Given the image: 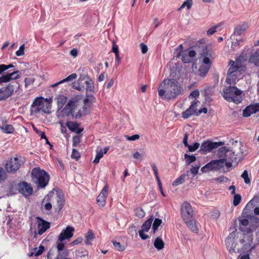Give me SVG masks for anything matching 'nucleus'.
<instances>
[{"mask_svg": "<svg viewBox=\"0 0 259 259\" xmlns=\"http://www.w3.org/2000/svg\"><path fill=\"white\" fill-rule=\"evenodd\" d=\"M182 87L176 79H164L160 84L158 92L159 96L164 99H175L181 94Z\"/></svg>", "mask_w": 259, "mask_h": 259, "instance_id": "1", "label": "nucleus"}, {"mask_svg": "<svg viewBox=\"0 0 259 259\" xmlns=\"http://www.w3.org/2000/svg\"><path fill=\"white\" fill-rule=\"evenodd\" d=\"M20 77L19 71L7 73L0 77V85L3 83L9 82L0 88V101H5L13 95L16 86L18 85L19 83L11 80L17 79Z\"/></svg>", "mask_w": 259, "mask_h": 259, "instance_id": "2", "label": "nucleus"}, {"mask_svg": "<svg viewBox=\"0 0 259 259\" xmlns=\"http://www.w3.org/2000/svg\"><path fill=\"white\" fill-rule=\"evenodd\" d=\"M214 59L213 51L206 47H202L200 50L198 60L202 63L198 70V74L204 77L208 72Z\"/></svg>", "mask_w": 259, "mask_h": 259, "instance_id": "3", "label": "nucleus"}, {"mask_svg": "<svg viewBox=\"0 0 259 259\" xmlns=\"http://www.w3.org/2000/svg\"><path fill=\"white\" fill-rule=\"evenodd\" d=\"M81 100V96L76 95L72 97L66 104L65 107L57 110V115L59 117H67L76 114L75 109L79 105Z\"/></svg>", "mask_w": 259, "mask_h": 259, "instance_id": "4", "label": "nucleus"}, {"mask_svg": "<svg viewBox=\"0 0 259 259\" xmlns=\"http://www.w3.org/2000/svg\"><path fill=\"white\" fill-rule=\"evenodd\" d=\"M32 182L35 184L37 188H45L50 181V175L45 170L40 167H34L31 173Z\"/></svg>", "mask_w": 259, "mask_h": 259, "instance_id": "5", "label": "nucleus"}, {"mask_svg": "<svg viewBox=\"0 0 259 259\" xmlns=\"http://www.w3.org/2000/svg\"><path fill=\"white\" fill-rule=\"evenodd\" d=\"M219 154L220 156L224 155V157L222 158L224 160V165L228 167L232 166V163L234 162L237 163L242 158V154L239 153H235L232 150H227L225 147H221L218 151Z\"/></svg>", "mask_w": 259, "mask_h": 259, "instance_id": "6", "label": "nucleus"}, {"mask_svg": "<svg viewBox=\"0 0 259 259\" xmlns=\"http://www.w3.org/2000/svg\"><path fill=\"white\" fill-rule=\"evenodd\" d=\"M42 97H36L33 100L30 108L31 113H38L40 111L44 113H50V105L45 104V101H47Z\"/></svg>", "mask_w": 259, "mask_h": 259, "instance_id": "7", "label": "nucleus"}, {"mask_svg": "<svg viewBox=\"0 0 259 259\" xmlns=\"http://www.w3.org/2000/svg\"><path fill=\"white\" fill-rule=\"evenodd\" d=\"M242 92L234 86H230L227 88L223 93V97L228 102H233L238 104L241 102V98L240 95Z\"/></svg>", "mask_w": 259, "mask_h": 259, "instance_id": "8", "label": "nucleus"}, {"mask_svg": "<svg viewBox=\"0 0 259 259\" xmlns=\"http://www.w3.org/2000/svg\"><path fill=\"white\" fill-rule=\"evenodd\" d=\"M47 199V201L53 202L56 200L57 202V206H55V211L60 212L63 208L65 204V199L64 195L61 193H54V192H50L47 196L45 197L44 199L41 202V205L45 203V199Z\"/></svg>", "mask_w": 259, "mask_h": 259, "instance_id": "9", "label": "nucleus"}, {"mask_svg": "<svg viewBox=\"0 0 259 259\" xmlns=\"http://www.w3.org/2000/svg\"><path fill=\"white\" fill-rule=\"evenodd\" d=\"M177 50L179 51V53L177 57L179 58L181 56L182 61L184 63H190L196 55V53L194 50L189 49L183 50V46L182 45H179Z\"/></svg>", "mask_w": 259, "mask_h": 259, "instance_id": "10", "label": "nucleus"}, {"mask_svg": "<svg viewBox=\"0 0 259 259\" xmlns=\"http://www.w3.org/2000/svg\"><path fill=\"white\" fill-rule=\"evenodd\" d=\"M253 229L250 228L245 233L240 232L241 235L239 237V242L241 244L242 248L247 249L251 246L253 241Z\"/></svg>", "mask_w": 259, "mask_h": 259, "instance_id": "11", "label": "nucleus"}, {"mask_svg": "<svg viewBox=\"0 0 259 259\" xmlns=\"http://www.w3.org/2000/svg\"><path fill=\"white\" fill-rule=\"evenodd\" d=\"M241 235L240 232L237 230L234 231L227 237L225 240V243L227 249L229 252H235V249L237 245L236 240Z\"/></svg>", "mask_w": 259, "mask_h": 259, "instance_id": "12", "label": "nucleus"}, {"mask_svg": "<svg viewBox=\"0 0 259 259\" xmlns=\"http://www.w3.org/2000/svg\"><path fill=\"white\" fill-rule=\"evenodd\" d=\"M181 212L182 218L184 222H187L194 218V211L191 204L187 202H184L181 205Z\"/></svg>", "mask_w": 259, "mask_h": 259, "instance_id": "13", "label": "nucleus"}, {"mask_svg": "<svg viewBox=\"0 0 259 259\" xmlns=\"http://www.w3.org/2000/svg\"><path fill=\"white\" fill-rule=\"evenodd\" d=\"M22 164V161L18 157L11 158L7 162L5 168L9 173H15L20 168Z\"/></svg>", "mask_w": 259, "mask_h": 259, "instance_id": "14", "label": "nucleus"}, {"mask_svg": "<svg viewBox=\"0 0 259 259\" xmlns=\"http://www.w3.org/2000/svg\"><path fill=\"white\" fill-rule=\"evenodd\" d=\"M223 145L224 143L222 142H213L207 140L202 143L200 151L203 153H206Z\"/></svg>", "mask_w": 259, "mask_h": 259, "instance_id": "15", "label": "nucleus"}, {"mask_svg": "<svg viewBox=\"0 0 259 259\" xmlns=\"http://www.w3.org/2000/svg\"><path fill=\"white\" fill-rule=\"evenodd\" d=\"M224 165V160H222V158H221L219 160L211 161L203 166L201 170L202 171H206L208 170H213L214 169H218L223 167Z\"/></svg>", "mask_w": 259, "mask_h": 259, "instance_id": "16", "label": "nucleus"}, {"mask_svg": "<svg viewBox=\"0 0 259 259\" xmlns=\"http://www.w3.org/2000/svg\"><path fill=\"white\" fill-rule=\"evenodd\" d=\"M199 101L197 100H194L191 102L190 107L182 113V117L184 119H187L191 116L196 114L197 112V107Z\"/></svg>", "mask_w": 259, "mask_h": 259, "instance_id": "17", "label": "nucleus"}, {"mask_svg": "<svg viewBox=\"0 0 259 259\" xmlns=\"http://www.w3.org/2000/svg\"><path fill=\"white\" fill-rule=\"evenodd\" d=\"M109 187L108 185H106L102 190L101 193L97 198V203L99 206L104 207L106 202V198L108 195Z\"/></svg>", "mask_w": 259, "mask_h": 259, "instance_id": "18", "label": "nucleus"}, {"mask_svg": "<svg viewBox=\"0 0 259 259\" xmlns=\"http://www.w3.org/2000/svg\"><path fill=\"white\" fill-rule=\"evenodd\" d=\"M38 234L39 235L44 234L48 229L50 228V223L45 221L39 217H36Z\"/></svg>", "mask_w": 259, "mask_h": 259, "instance_id": "19", "label": "nucleus"}, {"mask_svg": "<svg viewBox=\"0 0 259 259\" xmlns=\"http://www.w3.org/2000/svg\"><path fill=\"white\" fill-rule=\"evenodd\" d=\"M18 188L20 192L25 196L31 195L33 192V188L30 184L25 181L19 184Z\"/></svg>", "mask_w": 259, "mask_h": 259, "instance_id": "20", "label": "nucleus"}, {"mask_svg": "<svg viewBox=\"0 0 259 259\" xmlns=\"http://www.w3.org/2000/svg\"><path fill=\"white\" fill-rule=\"evenodd\" d=\"M74 229L71 226H67L66 229H63L60 234L58 237V241H63L64 240L71 238L73 235Z\"/></svg>", "mask_w": 259, "mask_h": 259, "instance_id": "21", "label": "nucleus"}, {"mask_svg": "<svg viewBox=\"0 0 259 259\" xmlns=\"http://www.w3.org/2000/svg\"><path fill=\"white\" fill-rule=\"evenodd\" d=\"M0 129L3 133L8 134H12L15 131V128L12 125L7 124V120L5 117L1 119Z\"/></svg>", "mask_w": 259, "mask_h": 259, "instance_id": "22", "label": "nucleus"}, {"mask_svg": "<svg viewBox=\"0 0 259 259\" xmlns=\"http://www.w3.org/2000/svg\"><path fill=\"white\" fill-rule=\"evenodd\" d=\"M259 111V103L250 105L247 106L243 111V116L245 117L250 116L251 114Z\"/></svg>", "mask_w": 259, "mask_h": 259, "instance_id": "23", "label": "nucleus"}, {"mask_svg": "<svg viewBox=\"0 0 259 259\" xmlns=\"http://www.w3.org/2000/svg\"><path fill=\"white\" fill-rule=\"evenodd\" d=\"M57 248L58 252V255L57 257L62 258L68 256L69 251L65 248V245L62 241H58L57 242Z\"/></svg>", "mask_w": 259, "mask_h": 259, "instance_id": "24", "label": "nucleus"}, {"mask_svg": "<svg viewBox=\"0 0 259 259\" xmlns=\"http://www.w3.org/2000/svg\"><path fill=\"white\" fill-rule=\"evenodd\" d=\"M66 124L70 131L77 134H80L83 131V129L79 128V124L76 122L69 121Z\"/></svg>", "mask_w": 259, "mask_h": 259, "instance_id": "25", "label": "nucleus"}, {"mask_svg": "<svg viewBox=\"0 0 259 259\" xmlns=\"http://www.w3.org/2000/svg\"><path fill=\"white\" fill-rule=\"evenodd\" d=\"M90 105L88 104H84L82 108L79 109L76 114H73V118H78L82 116L86 115L90 113Z\"/></svg>", "mask_w": 259, "mask_h": 259, "instance_id": "26", "label": "nucleus"}, {"mask_svg": "<svg viewBox=\"0 0 259 259\" xmlns=\"http://www.w3.org/2000/svg\"><path fill=\"white\" fill-rule=\"evenodd\" d=\"M82 77H83L84 83L86 85L85 89L87 92H94V86L92 80L87 75H82Z\"/></svg>", "mask_w": 259, "mask_h": 259, "instance_id": "27", "label": "nucleus"}, {"mask_svg": "<svg viewBox=\"0 0 259 259\" xmlns=\"http://www.w3.org/2000/svg\"><path fill=\"white\" fill-rule=\"evenodd\" d=\"M229 68L228 71V73H240V71L239 69L240 68V66L238 62H235L233 60H231L229 63Z\"/></svg>", "mask_w": 259, "mask_h": 259, "instance_id": "28", "label": "nucleus"}, {"mask_svg": "<svg viewBox=\"0 0 259 259\" xmlns=\"http://www.w3.org/2000/svg\"><path fill=\"white\" fill-rule=\"evenodd\" d=\"M240 73H228L226 78V82L230 84H235L238 81V76Z\"/></svg>", "mask_w": 259, "mask_h": 259, "instance_id": "29", "label": "nucleus"}, {"mask_svg": "<svg viewBox=\"0 0 259 259\" xmlns=\"http://www.w3.org/2000/svg\"><path fill=\"white\" fill-rule=\"evenodd\" d=\"M249 221L246 219H241L239 220V229L242 232H245L248 231L249 228H252L253 230H254V227L253 226H248Z\"/></svg>", "mask_w": 259, "mask_h": 259, "instance_id": "30", "label": "nucleus"}, {"mask_svg": "<svg viewBox=\"0 0 259 259\" xmlns=\"http://www.w3.org/2000/svg\"><path fill=\"white\" fill-rule=\"evenodd\" d=\"M185 223L186 224L188 228L193 232L197 233L198 231V229L197 226L196 224V221L195 220V218L192 219H190L188 222L185 221Z\"/></svg>", "mask_w": 259, "mask_h": 259, "instance_id": "31", "label": "nucleus"}, {"mask_svg": "<svg viewBox=\"0 0 259 259\" xmlns=\"http://www.w3.org/2000/svg\"><path fill=\"white\" fill-rule=\"evenodd\" d=\"M249 63H253L256 67H259V52H256L250 56L248 59Z\"/></svg>", "mask_w": 259, "mask_h": 259, "instance_id": "32", "label": "nucleus"}, {"mask_svg": "<svg viewBox=\"0 0 259 259\" xmlns=\"http://www.w3.org/2000/svg\"><path fill=\"white\" fill-rule=\"evenodd\" d=\"M153 216L152 215L150 218L146 220L142 225L141 230L145 232H148L151 228L152 222L153 221Z\"/></svg>", "mask_w": 259, "mask_h": 259, "instance_id": "33", "label": "nucleus"}, {"mask_svg": "<svg viewBox=\"0 0 259 259\" xmlns=\"http://www.w3.org/2000/svg\"><path fill=\"white\" fill-rule=\"evenodd\" d=\"M58 109L62 108L67 101V97L64 95H59L57 98Z\"/></svg>", "mask_w": 259, "mask_h": 259, "instance_id": "34", "label": "nucleus"}, {"mask_svg": "<svg viewBox=\"0 0 259 259\" xmlns=\"http://www.w3.org/2000/svg\"><path fill=\"white\" fill-rule=\"evenodd\" d=\"M77 77V74L75 73H72L70 75H69L67 77L60 80L58 82H57L52 85V87H56L58 84L64 83L67 81H70L73 80V79H76Z\"/></svg>", "mask_w": 259, "mask_h": 259, "instance_id": "35", "label": "nucleus"}, {"mask_svg": "<svg viewBox=\"0 0 259 259\" xmlns=\"http://www.w3.org/2000/svg\"><path fill=\"white\" fill-rule=\"evenodd\" d=\"M83 81V77L81 75L78 79L77 83L73 85V88L79 91H83L85 89V87L83 84L84 82H82Z\"/></svg>", "mask_w": 259, "mask_h": 259, "instance_id": "36", "label": "nucleus"}, {"mask_svg": "<svg viewBox=\"0 0 259 259\" xmlns=\"http://www.w3.org/2000/svg\"><path fill=\"white\" fill-rule=\"evenodd\" d=\"M187 175L185 174H182L179 177L177 178L173 182L172 186H177L183 184L185 182L186 177L188 175L189 171H187Z\"/></svg>", "mask_w": 259, "mask_h": 259, "instance_id": "37", "label": "nucleus"}, {"mask_svg": "<svg viewBox=\"0 0 259 259\" xmlns=\"http://www.w3.org/2000/svg\"><path fill=\"white\" fill-rule=\"evenodd\" d=\"M44 250V246L42 245H40L38 249L37 247H35L33 249V252L29 253L28 256L30 257L33 256V255H34L35 256H39L42 253Z\"/></svg>", "mask_w": 259, "mask_h": 259, "instance_id": "38", "label": "nucleus"}, {"mask_svg": "<svg viewBox=\"0 0 259 259\" xmlns=\"http://www.w3.org/2000/svg\"><path fill=\"white\" fill-rule=\"evenodd\" d=\"M96 102V98L93 94L87 93L85 98L83 100V104L91 105Z\"/></svg>", "mask_w": 259, "mask_h": 259, "instance_id": "39", "label": "nucleus"}, {"mask_svg": "<svg viewBox=\"0 0 259 259\" xmlns=\"http://www.w3.org/2000/svg\"><path fill=\"white\" fill-rule=\"evenodd\" d=\"M154 247L158 250H161L164 248V243L159 237H157L154 242Z\"/></svg>", "mask_w": 259, "mask_h": 259, "instance_id": "40", "label": "nucleus"}, {"mask_svg": "<svg viewBox=\"0 0 259 259\" xmlns=\"http://www.w3.org/2000/svg\"><path fill=\"white\" fill-rule=\"evenodd\" d=\"M246 28L247 25L246 24L238 25L235 28L234 33L238 35H241Z\"/></svg>", "mask_w": 259, "mask_h": 259, "instance_id": "41", "label": "nucleus"}, {"mask_svg": "<svg viewBox=\"0 0 259 259\" xmlns=\"http://www.w3.org/2000/svg\"><path fill=\"white\" fill-rule=\"evenodd\" d=\"M135 215L140 218L142 219L145 215V212L141 207H137L134 209Z\"/></svg>", "mask_w": 259, "mask_h": 259, "instance_id": "42", "label": "nucleus"}, {"mask_svg": "<svg viewBox=\"0 0 259 259\" xmlns=\"http://www.w3.org/2000/svg\"><path fill=\"white\" fill-rule=\"evenodd\" d=\"M94 239V234L91 231H89L85 235V244L89 245L91 242Z\"/></svg>", "mask_w": 259, "mask_h": 259, "instance_id": "43", "label": "nucleus"}, {"mask_svg": "<svg viewBox=\"0 0 259 259\" xmlns=\"http://www.w3.org/2000/svg\"><path fill=\"white\" fill-rule=\"evenodd\" d=\"M184 157L186 160V163L187 165L194 162L196 159V158L194 155H189L187 154H185Z\"/></svg>", "mask_w": 259, "mask_h": 259, "instance_id": "44", "label": "nucleus"}, {"mask_svg": "<svg viewBox=\"0 0 259 259\" xmlns=\"http://www.w3.org/2000/svg\"><path fill=\"white\" fill-rule=\"evenodd\" d=\"M162 220L160 219L156 218L154 221L152 229L153 231V233H155V232L157 230L159 226L161 224Z\"/></svg>", "mask_w": 259, "mask_h": 259, "instance_id": "45", "label": "nucleus"}, {"mask_svg": "<svg viewBox=\"0 0 259 259\" xmlns=\"http://www.w3.org/2000/svg\"><path fill=\"white\" fill-rule=\"evenodd\" d=\"M103 155H104L102 153V149L99 150H97L96 157L93 161V163L95 164L98 163L99 162L100 159L103 157Z\"/></svg>", "mask_w": 259, "mask_h": 259, "instance_id": "46", "label": "nucleus"}, {"mask_svg": "<svg viewBox=\"0 0 259 259\" xmlns=\"http://www.w3.org/2000/svg\"><path fill=\"white\" fill-rule=\"evenodd\" d=\"M233 205L235 206H237L241 202V196L239 194H234Z\"/></svg>", "mask_w": 259, "mask_h": 259, "instance_id": "47", "label": "nucleus"}, {"mask_svg": "<svg viewBox=\"0 0 259 259\" xmlns=\"http://www.w3.org/2000/svg\"><path fill=\"white\" fill-rule=\"evenodd\" d=\"M113 244L115 248L119 251H122L125 250V247L122 246L119 242L116 241H112Z\"/></svg>", "mask_w": 259, "mask_h": 259, "instance_id": "48", "label": "nucleus"}, {"mask_svg": "<svg viewBox=\"0 0 259 259\" xmlns=\"http://www.w3.org/2000/svg\"><path fill=\"white\" fill-rule=\"evenodd\" d=\"M200 146V144L198 142H195L193 145H190L189 144L188 148L189 151L191 152L195 151Z\"/></svg>", "mask_w": 259, "mask_h": 259, "instance_id": "49", "label": "nucleus"}, {"mask_svg": "<svg viewBox=\"0 0 259 259\" xmlns=\"http://www.w3.org/2000/svg\"><path fill=\"white\" fill-rule=\"evenodd\" d=\"M193 2H184L182 6L178 9V11H181L185 7H187L188 10H190L192 6Z\"/></svg>", "mask_w": 259, "mask_h": 259, "instance_id": "50", "label": "nucleus"}, {"mask_svg": "<svg viewBox=\"0 0 259 259\" xmlns=\"http://www.w3.org/2000/svg\"><path fill=\"white\" fill-rule=\"evenodd\" d=\"M80 157V153H79V152L77 150H76L75 149H73L72 154H71V158L75 159L76 160H78Z\"/></svg>", "mask_w": 259, "mask_h": 259, "instance_id": "51", "label": "nucleus"}, {"mask_svg": "<svg viewBox=\"0 0 259 259\" xmlns=\"http://www.w3.org/2000/svg\"><path fill=\"white\" fill-rule=\"evenodd\" d=\"M241 177L244 179V182L246 184H249L250 182V179L248 178V172L246 170H245L241 175Z\"/></svg>", "mask_w": 259, "mask_h": 259, "instance_id": "52", "label": "nucleus"}, {"mask_svg": "<svg viewBox=\"0 0 259 259\" xmlns=\"http://www.w3.org/2000/svg\"><path fill=\"white\" fill-rule=\"evenodd\" d=\"M151 167L152 168V169L153 170V172H154V175L156 177V180L157 181H158V180H160V178L158 176V169H157V167L156 165V164L155 163H152L151 164Z\"/></svg>", "mask_w": 259, "mask_h": 259, "instance_id": "53", "label": "nucleus"}, {"mask_svg": "<svg viewBox=\"0 0 259 259\" xmlns=\"http://www.w3.org/2000/svg\"><path fill=\"white\" fill-rule=\"evenodd\" d=\"M34 80L35 79L33 78H26L24 80L25 88H27L29 85L33 84Z\"/></svg>", "mask_w": 259, "mask_h": 259, "instance_id": "54", "label": "nucleus"}, {"mask_svg": "<svg viewBox=\"0 0 259 259\" xmlns=\"http://www.w3.org/2000/svg\"><path fill=\"white\" fill-rule=\"evenodd\" d=\"M25 45L24 44L22 45L19 49L16 52V55L17 56H21L24 54Z\"/></svg>", "mask_w": 259, "mask_h": 259, "instance_id": "55", "label": "nucleus"}, {"mask_svg": "<svg viewBox=\"0 0 259 259\" xmlns=\"http://www.w3.org/2000/svg\"><path fill=\"white\" fill-rule=\"evenodd\" d=\"M80 137L79 136H74L72 138L73 146H77L80 142Z\"/></svg>", "mask_w": 259, "mask_h": 259, "instance_id": "56", "label": "nucleus"}, {"mask_svg": "<svg viewBox=\"0 0 259 259\" xmlns=\"http://www.w3.org/2000/svg\"><path fill=\"white\" fill-rule=\"evenodd\" d=\"M7 174L2 167H0V181H5L7 178Z\"/></svg>", "mask_w": 259, "mask_h": 259, "instance_id": "57", "label": "nucleus"}, {"mask_svg": "<svg viewBox=\"0 0 259 259\" xmlns=\"http://www.w3.org/2000/svg\"><path fill=\"white\" fill-rule=\"evenodd\" d=\"M219 27V26L217 25V26H213V27L210 28L209 29H208V30L207 31V35H212L213 33H214L216 32L217 29Z\"/></svg>", "mask_w": 259, "mask_h": 259, "instance_id": "58", "label": "nucleus"}, {"mask_svg": "<svg viewBox=\"0 0 259 259\" xmlns=\"http://www.w3.org/2000/svg\"><path fill=\"white\" fill-rule=\"evenodd\" d=\"M199 96V92L198 90H194L192 93H191L190 95H189V98H195V100H197L196 98H198Z\"/></svg>", "mask_w": 259, "mask_h": 259, "instance_id": "59", "label": "nucleus"}, {"mask_svg": "<svg viewBox=\"0 0 259 259\" xmlns=\"http://www.w3.org/2000/svg\"><path fill=\"white\" fill-rule=\"evenodd\" d=\"M126 139L128 141H135L139 139L140 136L138 134L134 135L132 136H126Z\"/></svg>", "mask_w": 259, "mask_h": 259, "instance_id": "60", "label": "nucleus"}, {"mask_svg": "<svg viewBox=\"0 0 259 259\" xmlns=\"http://www.w3.org/2000/svg\"><path fill=\"white\" fill-rule=\"evenodd\" d=\"M189 138V134L188 133H185L184 136V138L183 140V143L185 147L189 146V144L188 143V140Z\"/></svg>", "mask_w": 259, "mask_h": 259, "instance_id": "61", "label": "nucleus"}, {"mask_svg": "<svg viewBox=\"0 0 259 259\" xmlns=\"http://www.w3.org/2000/svg\"><path fill=\"white\" fill-rule=\"evenodd\" d=\"M140 48L141 49L142 53L143 54H145L148 51V47L147 45L144 44V43H141L140 45Z\"/></svg>", "mask_w": 259, "mask_h": 259, "instance_id": "62", "label": "nucleus"}, {"mask_svg": "<svg viewBox=\"0 0 259 259\" xmlns=\"http://www.w3.org/2000/svg\"><path fill=\"white\" fill-rule=\"evenodd\" d=\"M144 232H145L144 231L142 230H140L139 232V236L141 238V239H142L143 240H146L149 238V236L145 234L144 233Z\"/></svg>", "mask_w": 259, "mask_h": 259, "instance_id": "63", "label": "nucleus"}, {"mask_svg": "<svg viewBox=\"0 0 259 259\" xmlns=\"http://www.w3.org/2000/svg\"><path fill=\"white\" fill-rule=\"evenodd\" d=\"M82 241V239L81 238H80V237L77 238V239H76L75 240H74V241L71 242L70 243V245L71 246H74V245L80 244V243H81Z\"/></svg>", "mask_w": 259, "mask_h": 259, "instance_id": "64", "label": "nucleus"}]
</instances>
